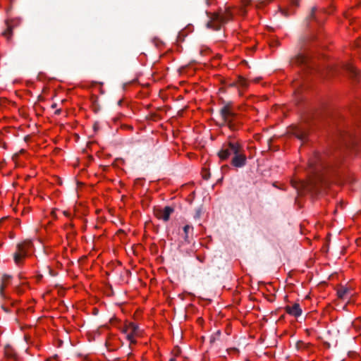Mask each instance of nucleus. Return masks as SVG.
Returning a JSON list of instances; mask_svg holds the SVG:
<instances>
[{
    "label": "nucleus",
    "instance_id": "nucleus-1",
    "mask_svg": "<svg viewBox=\"0 0 361 361\" xmlns=\"http://www.w3.org/2000/svg\"><path fill=\"white\" fill-rule=\"evenodd\" d=\"M338 158V154H334L333 157L327 159V155L316 154L310 161V168L311 172L315 176L316 180L312 182V189L317 190V182L324 180L323 171L333 167L334 161Z\"/></svg>",
    "mask_w": 361,
    "mask_h": 361
},
{
    "label": "nucleus",
    "instance_id": "nucleus-2",
    "mask_svg": "<svg viewBox=\"0 0 361 361\" xmlns=\"http://www.w3.org/2000/svg\"><path fill=\"white\" fill-rule=\"evenodd\" d=\"M338 142L345 148H354L361 150V137H358L350 130H339L338 135Z\"/></svg>",
    "mask_w": 361,
    "mask_h": 361
},
{
    "label": "nucleus",
    "instance_id": "nucleus-3",
    "mask_svg": "<svg viewBox=\"0 0 361 361\" xmlns=\"http://www.w3.org/2000/svg\"><path fill=\"white\" fill-rule=\"evenodd\" d=\"M219 114L224 124H226L232 130L238 129L237 114L234 112L231 102L224 104L220 109Z\"/></svg>",
    "mask_w": 361,
    "mask_h": 361
},
{
    "label": "nucleus",
    "instance_id": "nucleus-4",
    "mask_svg": "<svg viewBox=\"0 0 361 361\" xmlns=\"http://www.w3.org/2000/svg\"><path fill=\"white\" fill-rule=\"evenodd\" d=\"M232 13L228 9L224 11L221 9L219 12L212 14L211 20L207 23V27L214 30H219L222 25L232 19Z\"/></svg>",
    "mask_w": 361,
    "mask_h": 361
},
{
    "label": "nucleus",
    "instance_id": "nucleus-5",
    "mask_svg": "<svg viewBox=\"0 0 361 361\" xmlns=\"http://www.w3.org/2000/svg\"><path fill=\"white\" fill-rule=\"evenodd\" d=\"M290 63L292 66H297L301 67L303 70H310L314 68L310 56L305 51H302L293 57Z\"/></svg>",
    "mask_w": 361,
    "mask_h": 361
},
{
    "label": "nucleus",
    "instance_id": "nucleus-6",
    "mask_svg": "<svg viewBox=\"0 0 361 361\" xmlns=\"http://www.w3.org/2000/svg\"><path fill=\"white\" fill-rule=\"evenodd\" d=\"M241 145L238 142L229 141L224 143L219 152L218 156L221 160L227 159L231 155H234L238 150H240Z\"/></svg>",
    "mask_w": 361,
    "mask_h": 361
},
{
    "label": "nucleus",
    "instance_id": "nucleus-7",
    "mask_svg": "<svg viewBox=\"0 0 361 361\" xmlns=\"http://www.w3.org/2000/svg\"><path fill=\"white\" fill-rule=\"evenodd\" d=\"M32 245L30 240H25L21 243H18L16 246V251L13 253V259L16 264H20L23 259L27 256L28 250Z\"/></svg>",
    "mask_w": 361,
    "mask_h": 361
},
{
    "label": "nucleus",
    "instance_id": "nucleus-8",
    "mask_svg": "<svg viewBox=\"0 0 361 361\" xmlns=\"http://www.w3.org/2000/svg\"><path fill=\"white\" fill-rule=\"evenodd\" d=\"M122 331L126 334V338L128 339L145 336L143 330L140 329L137 324L133 322L124 324L122 327Z\"/></svg>",
    "mask_w": 361,
    "mask_h": 361
},
{
    "label": "nucleus",
    "instance_id": "nucleus-9",
    "mask_svg": "<svg viewBox=\"0 0 361 361\" xmlns=\"http://www.w3.org/2000/svg\"><path fill=\"white\" fill-rule=\"evenodd\" d=\"M247 162V158L244 153L243 147H240V150L233 155L231 159V164L236 168H241L245 166Z\"/></svg>",
    "mask_w": 361,
    "mask_h": 361
},
{
    "label": "nucleus",
    "instance_id": "nucleus-10",
    "mask_svg": "<svg viewBox=\"0 0 361 361\" xmlns=\"http://www.w3.org/2000/svg\"><path fill=\"white\" fill-rule=\"evenodd\" d=\"M173 212L174 209L173 207L166 206L164 209H156L154 212L157 218L162 219L164 221H168Z\"/></svg>",
    "mask_w": 361,
    "mask_h": 361
},
{
    "label": "nucleus",
    "instance_id": "nucleus-11",
    "mask_svg": "<svg viewBox=\"0 0 361 361\" xmlns=\"http://www.w3.org/2000/svg\"><path fill=\"white\" fill-rule=\"evenodd\" d=\"M292 133L300 140L304 142L308 135V129L306 126L301 125L295 126L292 130Z\"/></svg>",
    "mask_w": 361,
    "mask_h": 361
},
{
    "label": "nucleus",
    "instance_id": "nucleus-12",
    "mask_svg": "<svg viewBox=\"0 0 361 361\" xmlns=\"http://www.w3.org/2000/svg\"><path fill=\"white\" fill-rule=\"evenodd\" d=\"M285 309L288 314L295 317L300 316L302 314V310L298 303H295L293 306H286Z\"/></svg>",
    "mask_w": 361,
    "mask_h": 361
},
{
    "label": "nucleus",
    "instance_id": "nucleus-13",
    "mask_svg": "<svg viewBox=\"0 0 361 361\" xmlns=\"http://www.w3.org/2000/svg\"><path fill=\"white\" fill-rule=\"evenodd\" d=\"M4 355L6 358L13 360L14 361H18V357L16 350L13 348L11 345H6L4 347Z\"/></svg>",
    "mask_w": 361,
    "mask_h": 361
},
{
    "label": "nucleus",
    "instance_id": "nucleus-14",
    "mask_svg": "<svg viewBox=\"0 0 361 361\" xmlns=\"http://www.w3.org/2000/svg\"><path fill=\"white\" fill-rule=\"evenodd\" d=\"M345 71L348 72L350 77L355 80H358L360 78V72L350 64L345 66Z\"/></svg>",
    "mask_w": 361,
    "mask_h": 361
},
{
    "label": "nucleus",
    "instance_id": "nucleus-15",
    "mask_svg": "<svg viewBox=\"0 0 361 361\" xmlns=\"http://www.w3.org/2000/svg\"><path fill=\"white\" fill-rule=\"evenodd\" d=\"M299 6V1L298 0H292L291 1V7L293 6H295V7H298ZM281 13L285 16V17H288L289 16L295 13V11L290 8L289 9H281Z\"/></svg>",
    "mask_w": 361,
    "mask_h": 361
},
{
    "label": "nucleus",
    "instance_id": "nucleus-16",
    "mask_svg": "<svg viewBox=\"0 0 361 361\" xmlns=\"http://www.w3.org/2000/svg\"><path fill=\"white\" fill-rule=\"evenodd\" d=\"M317 11V6H313L311 8L310 12L308 16L305 18V22L307 23V26H309V22L310 20H317V18L316 16V12Z\"/></svg>",
    "mask_w": 361,
    "mask_h": 361
},
{
    "label": "nucleus",
    "instance_id": "nucleus-17",
    "mask_svg": "<svg viewBox=\"0 0 361 361\" xmlns=\"http://www.w3.org/2000/svg\"><path fill=\"white\" fill-rule=\"evenodd\" d=\"M193 231V227L190 225H185L183 227V232H184V240L186 243H189L190 242V233H192Z\"/></svg>",
    "mask_w": 361,
    "mask_h": 361
},
{
    "label": "nucleus",
    "instance_id": "nucleus-18",
    "mask_svg": "<svg viewBox=\"0 0 361 361\" xmlns=\"http://www.w3.org/2000/svg\"><path fill=\"white\" fill-rule=\"evenodd\" d=\"M309 345V343H305L302 340H295V342L293 343L294 347L297 350L306 349L308 348Z\"/></svg>",
    "mask_w": 361,
    "mask_h": 361
},
{
    "label": "nucleus",
    "instance_id": "nucleus-19",
    "mask_svg": "<svg viewBox=\"0 0 361 361\" xmlns=\"http://www.w3.org/2000/svg\"><path fill=\"white\" fill-rule=\"evenodd\" d=\"M349 292V288L345 287H341L340 289L337 291V295L339 298H343L344 295L348 294Z\"/></svg>",
    "mask_w": 361,
    "mask_h": 361
},
{
    "label": "nucleus",
    "instance_id": "nucleus-20",
    "mask_svg": "<svg viewBox=\"0 0 361 361\" xmlns=\"http://www.w3.org/2000/svg\"><path fill=\"white\" fill-rule=\"evenodd\" d=\"M3 35L8 40L11 39L13 35L12 27L11 26H8L7 29L3 32Z\"/></svg>",
    "mask_w": 361,
    "mask_h": 361
},
{
    "label": "nucleus",
    "instance_id": "nucleus-21",
    "mask_svg": "<svg viewBox=\"0 0 361 361\" xmlns=\"http://www.w3.org/2000/svg\"><path fill=\"white\" fill-rule=\"evenodd\" d=\"M309 40V37H306V36H302L300 39H299V44H300V49H302L304 46H305V43L306 42V41Z\"/></svg>",
    "mask_w": 361,
    "mask_h": 361
},
{
    "label": "nucleus",
    "instance_id": "nucleus-22",
    "mask_svg": "<svg viewBox=\"0 0 361 361\" xmlns=\"http://www.w3.org/2000/svg\"><path fill=\"white\" fill-rule=\"evenodd\" d=\"M238 82L243 87H246L247 86V82L246 79L243 77L238 78Z\"/></svg>",
    "mask_w": 361,
    "mask_h": 361
},
{
    "label": "nucleus",
    "instance_id": "nucleus-23",
    "mask_svg": "<svg viewBox=\"0 0 361 361\" xmlns=\"http://www.w3.org/2000/svg\"><path fill=\"white\" fill-rule=\"evenodd\" d=\"M104 345L106 348L109 351L115 350L118 347H111L109 340H105Z\"/></svg>",
    "mask_w": 361,
    "mask_h": 361
},
{
    "label": "nucleus",
    "instance_id": "nucleus-24",
    "mask_svg": "<svg viewBox=\"0 0 361 361\" xmlns=\"http://www.w3.org/2000/svg\"><path fill=\"white\" fill-rule=\"evenodd\" d=\"M181 353V350H180V348L178 345L175 346L173 351H172V353L175 355V356H178Z\"/></svg>",
    "mask_w": 361,
    "mask_h": 361
},
{
    "label": "nucleus",
    "instance_id": "nucleus-25",
    "mask_svg": "<svg viewBox=\"0 0 361 361\" xmlns=\"http://www.w3.org/2000/svg\"><path fill=\"white\" fill-rule=\"evenodd\" d=\"M51 42L50 39L46 38L42 42V45L44 47H47L51 45Z\"/></svg>",
    "mask_w": 361,
    "mask_h": 361
},
{
    "label": "nucleus",
    "instance_id": "nucleus-26",
    "mask_svg": "<svg viewBox=\"0 0 361 361\" xmlns=\"http://www.w3.org/2000/svg\"><path fill=\"white\" fill-rule=\"evenodd\" d=\"M202 176L204 179L208 180L210 178V173L207 171H203Z\"/></svg>",
    "mask_w": 361,
    "mask_h": 361
},
{
    "label": "nucleus",
    "instance_id": "nucleus-27",
    "mask_svg": "<svg viewBox=\"0 0 361 361\" xmlns=\"http://www.w3.org/2000/svg\"><path fill=\"white\" fill-rule=\"evenodd\" d=\"M11 278V276L10 275H7V274H4L2 277V282L3 283H5L6 281L10 279Z\"/></svg>",
    "mask_w": 361,
    "mask_h": 361
},
{
    "label": "nucleus",
    "instance_id": "nucleus-28",
    "mask_svg": "<svg viewBox=\"0 0 361 361\" xmlns=\"http://www.w3.org/2000/svg\"><path fill=\"white\" fill-rule=\"evenodd\" d=\"M4 288H5V284H4V283L1 282V284L0 285V294L1 295H3Z\"/></svg>",
    "mask_w": 361,
    "mask_h": 361
},
{
    "label": "nucleus",
    "instance_id": "nucleus-29",
    "mask_svg": "<svg viewBox=\"0 0 361 361\" xmlns=\"http://www.w3.org/2000/svg\"><path fill=\"white\" fill-rule=\"evenodd\" d=\"M250 0H243L244 6H247L248 4H250Z\"/></svg>",
    "mask_w": 361,
    "mask_h": 361
},
{
    "label": "nucleus",
    "instance_id": "nucleus-30",
    "mask_svg": "<svg viewBox=\"0 0 361 361\" xmlns=\"http://www.w3.org/2000/svg\"><path fill=\"white\" fill-rule=\"evenodd\" d=\"M49 274L52 276H56V274L54 273V271L51 269H49Z\"/></svg>",
    "mask_w": 361,
    "mask_h": 361
},
{
    "label": "nucleus",
    "instance_id": "nucleus-31",
    "mask_svg": "<svg viewBox=\"0 0 361 361\" xmlns=\"http://www.w3.org/2000/svg\"><path fill=\"white\" fill-rule=\"evenodd\" d=\"M62 343H63V342H62V340H59L56 346H57L58 348L61 347V345H62Z\"/></svg>",
    "mask_w": 361,
    "mask_h": 361
},
{
    "label": "nucleus",
    "instance_id": "nucleus-32",
    "mask_svg": "<svg viewBox=\"0 0 361 361\" xmlns=\"http://www.w3.org/2000/svg\"><path fill=\"white\" fill-rule=\"evenodd\" d=\"M229 350L233 351V352H238V350L236 348H230Z\"/></svg>",
    "mask_w": 361,
    "mask_h": 361
},
{
    "label": "nucleus",
    "instance_id": "nucleus-33",
    "mask_svg": "<svg viewBox=\"0 0 361 361\" xmlns=\"http://www.w3.org/2000/svg\"><path fill=\"white\" fill-rule=\"evenodd\" d=\"M324 345L325 347L326 348H330V344L328 343V342H324Z\"/></svg>",
    "mask_w": 361,
    "mask_h": 361
},
{
    "label": "nucleus",
    "instance_id": "nucleus-34",
    "mask_svg": "<svg viewBox=\"0 0 361 361\" xmlns=\"http://www.w3.org/2000/svg\"><path fill=\"white\" fill-rule=\"evenodd\" d=\"M130 343L129 345H130L132 343H133V344L136 343L137 340L133 339V340H130Z\"/></svg>",
    "mask_w": 361,
    "mask_h": 361
},
{
    "label": "nucleus",
    "instance_id": "nucleus-35",
    "mask_svg": "<svg viewBox=\"0 0 361 361\" xmlns=\"http://www.w3.org/2000/svg\"><path fill=\"white\" fill-rule=\"evenodd\" d=\"M63 214H64V215H65V216H70L69 213H68L67 211H64V212H63Z\"/></svg>",
    "mask_w": 361,
    "mask_h": 361
},
{
    "label": "nucleus",
    "instance_id": "nucleus-36",
    "mask_svg": "<svg viewBox=\"0 0 361 361\" xmlns=\"http://www.w3.org/2000/svg\"><path fill=\"white\" fill-rule=\"evenodd\" d=\"M216 336H221V331L219 330H218L216 332Z\"/></svg>",
    "mask_w": 361,
    "mask_h": 361
},
{
    "label": "nucleus",
    "instance_id": "nucleus-37",
    "mask_svg": "<svg viewBox=\"0 0 361 361\" xmlns=\"http://www.w3.org/2000/svg\"><path fill=\"white\" fill-rule=\"evenodd\" d=\"M205 1L208 6L211 4L210 0H205Z\"/></svg>",
    "mask_w": 361,
    "mask_h": 361
},
{
    "label": "nucleus",
    "instance_id": "nucleus-38",
    "mask_svg": "<svg viewBox=\"0 0 361 361\" xmlns=\"http://www.w3.org/2000/svg\"><path fill=\"white\" fill-rule=\"evenodd\" d=\"M23 338H25V339L30 338V336L27 335H25Z\"/></svg>",
    "mask_w": 361,
    "mask_h": 361
},
{
    "label": "nucleus",
    "instance_id": "nucleus-39",
    "mask_svg": "<svg viewBox=\"0 0 361 361\" xmlns=\"http://www.w3.org/2000/svg\"><path fill=\"white\" fill-rule=\"evenodd\" d=\"M200 210H198V211L197 212V214H196V216H200Z\"/></svg>",
    "mask_w": 361,
    "mask_h": 361
},
{
    "label": "nucleus",
    "instance_id": "nucleus-40",
    "mask_svg": "<svg viewBox=\"0 0 361 361\" xmlns=\"http://www.w3.org/2000/svg\"><path fill=\"white\" fill-rule=\"evenodd\" d=\"M197 259L198 260H200V262H203V261H202V259L199 256H197Z\"/></svg>",
    "mask_w": 361,
    "mask_h": 361
},
{
    "label": "nucleus",
    "instance_id": "nucleus-41",
    "mask_svg": "<svg viewBox=\"0 0 361 361\" xmlns=\"http://www.w3.org/2000/svg\"><path fill=\"white\" fill-rule=\"evenodd\" d=\"M121 103H122V100H119V101L118 102V105H121Z\"/></svg>",
    "mask_w": 361,
    "mask_h": 361
},
{
    "label": "nucleus",
    "instance_id": "nucleus-42",
    "mask_svg": "<svg viewBox=\"0 0 361 361\" xmlns=\"http://www.w3.org/2000/svg\"><path fill=\"white\" fill-rule=\"evenodd\" d=\"M169 361H176V359L175 358H171V359H170Z\"/></svg>",
    "mask_w": 361,
    "mask_h": 361
},
{
    "label": "nucleus",
    "instance_id": "nucleus-43",
    "mask_svg": "<svg viewBox=\"0 0 361 361\" xmlns=\"http://www.w3.org/2000/svg\"><path fill=\"white\" fill-rule=\"evenodd\" d=\"M183 334H182V332L180 331V338H183Z\"/></svg>",
    "mask_w": 361,
    "mask_h": 361
},
{
    "label": "nucleus",
    "instance_id": "nucleus-44",
    "mask_svg": "<svg viewBox=\"0 0 361 361\" xmlns=\"http://www.w3.org/2000/svg\"><path fill=\"white\" fill-rule=\"evenodd\" d=\"M60 111H61V110H57V111H56V114H59V113H60Z\"/></svg>",
    "mask_w": 361,
    "mask_h": 361
},
{
    "label": "nucleus",
    "instance_id": "nucleus-45",
    "mask_svg": "<svg viewBox=\"0 0 361 361\" xmlns=\"http://www.w3.org/2000/svg\"><path fill=\"white\" fill-rule=\"evenodd\" d=\"M3 308H4V310L6 312H8V309L4 308V307H3Z\"/></svg>",
    "mask_w": 361,
    "mask_h": 361
},
{
    "label": "nucleus",
    "instance_id": "nucleus-46",
    "mask_svg": "<svg viewBox=\"0 0 361 361\" xmlns=\"http://www.w3.org/2000/svg\"><path fill=\"white\" fill-rule=\"evenodd\" d=\"M11 1H13V0H11Z\"/></svg>",
    "mask_w": 361,
    "mask_h": 361
}]
</instances>
